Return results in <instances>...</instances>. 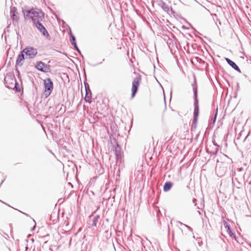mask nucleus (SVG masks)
Returning <instances> with one entry per match:
<instances>
[{
    "instance_id": "obj_14",
    "label": "nucleus",
    "mask_w": 251,
    "mask_h": 251,
    "mask_svg": "<svg viewBox=\"0 0 251 251\" xmlns=\"http://www.w3.org/2000/svg\"><path fill=\"white\" fill-rule=\"evenodd\" d=\"M227 232L229 234V235L232 238L235 239L236 240V235L234 232H233L230 227H228V229H227Z\"/></svg>"
},
{
    "instance_id": "obj_19",
    "label": "nucleus",
    "mask_w": 251,
    "mask_h": 251,
    "mask_svg": "<svg viewBox=\"0 0 251 251\" xmlns=\"http://www.w3.org/2000/svg\"><path fill=\"white\" fill-rule=\"evenodd\" d=\"M70 36H71V39H70L71 43L75 42V38L71 33L70 34Z\"/></svg>"
},
{
    "instance_id": "obj_22",
    "label": "nucleus",
    "mask_w": 251,
    "mask_h": 251,
    "mask_svg": "<svg viewBox=\"0 0 251 251\" xmlns=\"http://www.w3.org/2000/svg\"><path fill=\"white\" fill-rule=\"evenodd\" d=\"M217 111H218V108H217L216 111L215 113L214 116L213 118H212L211 120H213V122L214 123L216 120V117L217 115Z\"/></svg>"
},
{
    "instance_id": "obj_2",
    "label": "nucleus",
    "mask_w": 251,
    "mask_h": 251,
    "mask_svg": "<svg viewBox=\"0 0 251 251\" xmlns=\"http://www.w3.org/2000/svg\"><path fill=\"white\" fill-rule=\"evenodd\" d=\"M28 14L34 24L42 21L44 17V13L39 10L33 11H29Z\"/></svg>"
},
{
    "instance_id": "obj_23",
    "label": "nucleus",
    "mask_w": 251,
    "mask_h": 251,
    "mask_svg": "<svg viewBox=\"0 0 251 251\" xmlns=\"http://www.w3.org/2000/svg\"><path fill=\"white\" fill-rule=\"evenodd\" d=\"M120 155V153L117 150H116V155L117 158H118L119 156Z\"/></svg>"
},
{
    "instance_id": "obj_8",
    "label": "nucleus",
    "mask_w": 251,
    "mask_h": 251,
    "mask_svg": "<svg viewBox=\"0 0 251 251\" xmlns=\"http://www.w3.org/2000/svg\"><path fill=\"white\" fill-rule=\"evenodd\" d=\"M25 54L24 52H23V50L22 51L21 54H19L18 56L17 59L16 60V65L22 66L23 64V61L25 59L24 55Z\"/></svg>"
},
{
    "instance_id": "obj_20",
    "label": "nucleus",
    "mask_w": 251,
    "mask_h": 251,
    "mask_svg": "<svg viewBox=\"0 0 251 251\" xmlns=\"http://www.w3.org/2000/svg\"><path fill=\"white\" fill-rule=\"evenodd\" d=\"M216 172L217 173L218 175V176H223V174L225 173V170L224 169V170H223V172H222V173H219V169H218V168H216Z\"/></svg>"
},
{
    "instance_id": "obj_10",
    "label": "nucleus",
    "mask_w": 251,
    "mask_h": 251,
    "mask_svg": "<svg viewBox=\"0 0 251 251\" xmlns=\"http://www.w3.org/2000/svg\"><path fill=\"white\" fill-rule=\"evenodd\" d=\"M85 88H86V95H85L84 99H85V100L86 101V102L90 103L91 101L90 100L91 98V93L90 90L89 88L87 89L86 86H85Z\"/></svg>"
},
{
    "instance_id": "obj_27",
    "label": "nucleus",
    "mask_w": 251,
    "mask_h": 251,
    "mask_svg": "<svg viewBox=\"0 0 251 251\" xmlns=\"http://www.w3.org/2000/svg\"><path fill=\"white\" fill-rule=\"evenodd\" d=\"M217 151H218V150L217 149V150H216V153H216L217 152Z\"/></svg>"
},
{
    "instance_id": "obj_12",
    "label": "nucleus",
    "mask_w": 251,
    "mask_h": 251,
    "mask_svg": "<svg viewBox=\"0 0 251 251\" xmlns=\"http://www.w3.org/2000/svg\"><path fill=\"white\" fill-rule=\"evenodd\" d=\"M173 186V183L171 182H167L163 186V190L165 192L169 191Z\"/></svg>"
},
{
    "instance_id": "obj_6",
    "label": "nucleus",
    "mask_w": 251,
    "mask_h": 251,
    "mask_svg": "<svg viewBox=\"0 0 251 251\" xmlns=\"http://www.w3.org/2000/svg\"><path fill=\"white\" fill-rule=\"evenodd\" d=\"M36 68L41 72L47 73L50 70V66L40 61L37 63Z\"/></svg>"
},
{
    "instance_id": "obj_24",
    "label": "nucleus",
    "mask_w": 251,
    "mask_h": 251,
    "mask_svg": "<svg viewBox=\"0 0 251 251\" xmlns=\"http://www.w3.org/2000/svg\"><path fill=\"white\" fill-rule=\"evenodd\" d=\"M196 201V199H194L193 200V203H195Z\"/></svg>"
},
{
    "instance_id": "obj_7",
    "label": "nucleus",
    "mask_w": 251,
    "mask_h": 251,
    "mask_svg": "<svg viewBox=\"0 0 251 251\" xmlns=\"http://www.w3.org/2000/svg\"><path fill=\"white\" fill-rule=\"evenodd\" d=\"M37 28L40 30L41 32L44 36H49V34L46 30V28L43 26V25L41 23V22L37 23L35 24Z\"/></svg>"
},
{
    "instance_id": "obj_5",
    "label": "nucleus",
    "mask_w": 251,
    "mask_h": 251,
    "mask_svg": "<svg viewBox=\"0 0 251 251\" xmlns=\"http://www.w3.org/2000/svg\"><path fill=\"white\" fill-rule=\"evenodd\" d=\"M141 78L140 75L135 77L132 83V98H133L138 91L139 84L141 82Z\"/></svg>"
},
{
    "instance_id": "obj_25",
    "label": "nucleus",
    "mask_w": 251,
    "mask_h": 251,
    "mask_svg": "<svg viewBox=\"0 0 251 251\" xmlns=\"http://www.w3.org/2000/svg\"><path fill=\"white\" fill-rule=\"evenodd\" d=\"M7 87L9 88H12V86H7Z\"/></svg>"
},
{
    "instance_id": "obj_26",
    "label": "nucleus",
    "mask_w": 251,
    "mask_h": 251,
    "mask_svg": "<svg viewBox=\"0 0 251 251\" xmlns=\"http://www.w3.org/2000/svg\"><path fill=\"white\" fill-rule=\"evenodd\" d=\"M214 145L215 146H218V145H217V144H216V143H214Z\"/></svg>"
},
{
    "instance_id": "obj_17",
    "label": "nucleus",
    "mask_w": 251,
    "mask_h": 251,
    "mask_svg": "<svg viewBox=\"0 0 251 251\" xmlns=\"http://www.w3.org/2000/svg\"><path fill=\"white\" fill-rule=\"evenodd\" d=\"M162 7L165 10H168L169 9V7L164 2H162Z\"/></svg>"
},
{
    "instance_id": "obj_9",
    "label": "nucleus",
    "mask_w": 251,
    "mask_h": 251,
    "mask_svg": "<svg viewBox=\"0 0 251 251\" xmlns=\"http://www.w3.org/2000/svg\"><path fill=\"white\" fill-rule=\"evenodd\" d=\"M226 60L227 62V63L234 70L238 71V72L241 73L240 69L238 67V66L236 64V63L232 61L231 60L228 58H226Z\"/></svg>"
},
{
    "instance_id": "obj_11",
    "label": "nucleus",
    "mask_w": 251,
    "mask_h": 251,
    "mask_svg": "<svg viewBox=\"0 0 251 251\" xmlns=\"http://www.w3.org/2000/svg\"><path fill=\"white\" fill-rule=\"evenodd\" d=\"M16 9L15 7L11 8L10 11V14L11 18L13 21H17L18 17L16 14Z\"/></svg>"
},
{
    "instance_id": "obj_13",
    "label": "nucleus",
    "mask_w": 251,
    "mask_h": 251,
    "mask_svg": "<svg viewBox=\"0 0 251 251\" xmlns=\"http://www.w3.org/2000/svg\"><path fill=\"white\" fill-rule=\"evenodd\" d=\"M100 219V216L96 215L94 216L92 219V226H96L97 225V223Z\"/></svg>"
},
{
    "instance_id": "obj_15",
    "label": "nucleus",
    "mask_w": 251,
    "mask_h": 251,
    "mask_svg": "<svg viewBox=\"0 0 251 251\" xmlns=\"http://www.w3.org/2000/svg\"><path fill=\"white\" fill-rule=\"evenodd\" d=\"M177 223L179 224L180 225H182V226H184L185 227H186L189 231H190L191 232H193V229L189 226L185 225L179 221H178Z\"/></svg>"
},
{
    "instance_id": "obj_4",
    "label": "nucleus",
    "mask_w": 251,
    "mask_h": 251,
    "mask_svg": "<svg viewBox=\"0 0 251 251\" xmlns=\"http://www.w3.org/2000/svg\"><path fill=\"white\" fill-rule=\"evenodd\" d=\"M26 56L29 58H33L37 54L36 49L33 47H27L23 50Z\"/></svg>"
},
{
    "instance_id": "obj_16",
    "label": "nucleus",
    "mask_w": 251,
    "mask_h": 251,
    "mask_svg": "<svg viewBox=\"0 0 251 251\" xmlns=\"http://www.w3.org/2000/svg\"><path fill=\"white\" fill-rule=\"evenodd\" d=\"M71 44L72 46H74L75 49L77 50L78 52L80 53V51L79 50V49L78 48L77 45H76V41L75 42H72L71 43Z\"/></svg>"
},
{
    "instance_id": "obj_18",
    "label": "nucleus",
    "mask_w": 251,
    "mask_h": 251,
    "mask_svg": "<svg viewBox=\"0 0 251 251\" xmlns=\"http://www.w3.org/2000/svg\"><path fill=\"white\" fill-rule=\"evenodd\" d=\"M223 223H224V226L226 230L228 229V227H230L228 224L225 220H224Z\"/></svg>"
},
{
    "instance_id": "obj_1",
    "label": "nucleus",
    "mask_w": 251,
    "mask_h": 251,
    "mask_svg": "<svg viewBox=\"0 0 251 251\" xmlns=\"http://www.w3.org/2000/svg\"><path fill=\"white\" fill-rule=\"evenodd\" d=\"M192 86L193 88V90L194 92V119H193V124H195L197 121L199 113V108L198 105V100L197 99V94H198V86L196 81V78L194 76V82L192 84Z\"/></svg>"
},
{
    "instance_id": "obj_3",
    "label": "nucleus",
    "mask_w": 251,
    "mask_h": 251,
    "mask_svg": "<svg viewBox=\"0 0 251 251\" xmlns=\"http://www.w3.org/2000/svg\"><path fill=\"white\" fill-rule=\"evenodd\" d=\"M45 91L44 95L46 98L49 97L53 89V83L51 80L48 78L44 80Z\"/></svg>"
},
{
    "instance_id": "obj_21",
    "label": "nucleus",
    "mask_w": 251,
    "mask_h": 251,
    "mask_svg": "<svg viewBox=\"0 0 251 251\" xmlns=\"http://www.w3.org/2000/svg\"><path fill=\"white\" fill-rule=\"evenodd\" d=\"M12 81H14V84H12L13 85H14V87L16 88V90L18 91H19L20 90L19 89H17V85H18V83L17 82L16 80L15 79V80H13L12 79Z\"/></svg>"
}]
</instances>
